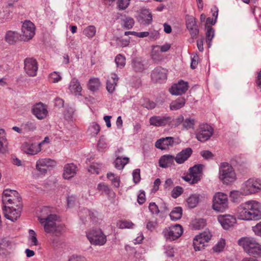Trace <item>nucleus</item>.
I'll return each instance as SVG.
<instances>
[{
    "mask_svg": "<svg viewBox=\"0 0 261 261\" xmlns=\"http://www.w3.org/2000/svg\"><path fill=\"white\" fill-rule=\"evenodd\" d=\"M11 242L6 239H2L0 242V255L6 256L10 254Z\"/></svg>",
    "mask_w": 261,
    "mask_h": 261,
    "instance_id": "cd10ccee",
    "label": "nucleus"
},
{
    "mask_svg": "<svg viewBox=\"0 0 261 261\" xmlns=\"http://www.w3.org/2000/svg\"><path fill=\"white\" fill-rule=\"evenodd\" d=\"M219 174L220 179L224 184H228L236 179V175L232 167L227 163L221 164Z\"/></svg>",
    "mask_w": 261,
    "mask_h": 261,
    "instance_id": "20e7f679",
    "label": "nucleus"
},
{
    "mask_svg": "<svg viewBox=\"0 0 261 261\" xmlns=\"http://www.w3.org/2000/svg\"><path fill=\"white\" fill-rule=\"evenodd\" d=\"M241 188L245 196L255 194L261 191V180L249 178L242 184Z\"/></svg>",
    "mask_w": 261,
    "mask_h": 261,
    "instance_id": "39448f33",
    "label": "nucleus"
},
{
    "mask_svg": "<svg viewBox=\"0 0 261 261\" xmlns=\"http://www.w3.org/2000/svg\"><path fill=\"white\" fill-rule=\"evenodd\" d=\"M218 220L225 229H228L232 227L236 223V219L230 215H220Z\"/></svg>",
    "mask_w": 261,
    "mask_h": 261,
    "instance_id": "412c9836",
    "label": "nucleus"
},
{
    "mask_svg": "<svg viewBox=\"0 0 261 261\" xmlns=\"http://www.w3.org/2000/svg\"><path fill=\"white\" fill-rule=\"evenodd\" d=\"M32 111L33 114L39 120L44 119L48 114L46 106L42 102H39L34 105Z\"/></svg>",
    "mask_w": 261,
    "mask_h": 261,
    "instance_id": "6ab92c4d",
    "label": "nucleus"
},
{
    "mask_svg": "<svg viewBox=\"0 0 261 261\" xmlns=\"http://www.w3.org/2000/svg\"><path fill=\"white\" fill-rule=\"evenodd\" d=\"M183 233V229L179 224H175L165 228L163 231L164 237L170 241H174L179 238Z\"/></svg>",
    "mask_w": 261,
    "mask_h": 261,
    "instance_id": "ddd939ff",
    "label": "nucleus"
},
{
    "mask_svg": "<svg viewBox=\"0 0 261 261\" xmlns=\"http://www.w3.org/2000/svg\"><path fill=\"white\" fill-rule=\"evenodd\" d=\"M201 155L205 160L212 159L214 155L213 154L208 150H203L200 152Z\"/></svg>",
    "mask_w": 261,
    "mask_h": 261,
    "instance_id": "338daca9",
    "label": "nucleus"
},
{
    "mask_svg": "<svg viewBox=\"0 0 261 261\" xmlns=\"http://www.w3.org/2000/svg\"><path fill=\"white\" fill-rule=\"evenodd\" d=\"M186 19L187 28L189 30L192 37L193 38L196 37L199 33V30L195 18L192 16L187 15Z\"/></svg>",
    "mask_w": 261,
    "mask_h": 261,
    "instance_id": "4be33fe9",
    "label": "nucleus"
},
{
    "mask_svg": "<svg viewBox=\"0 0 261 261\" xmlns=\"http://www.w3.org/2000/svg\"><path fill=\"white\" fill-rule=\"evenodd\" d=\"M188 88V83L180 80L177 83L172 85L169 89V92L172 95H180L186 93Z\"/></svg>",
    "mask_w": 261,
    "mask_h": 261,
    "instance_id": "f3484780",
    "label": "nucleus"
},
{
    "mask_svg": "<svg viewBox=\"0 0 261 261\" xmlns=\"http://www.w3.org/2000/svg\"><path fill=\"white\" fill-rule=\"evenodd\" d=\"M4 206L3 211L5 217L12 221H16L20 216L21 206Z\"/></svg>",
    "mask_w": 261,
    "mask_h": 261,
    "instance_id": "dca6fc26",
    "label": "nucleus"
},
{
    "mask_svg": "<svg viewBox=\"0 0 261 261\" xmlns=\"http://www.w3.org/2000/svg\"><path fill=\"white\" fill-rule=\"evenodd\" d=\"M49 80L51 82L55 83L60 81L61 79V77L60 75L56 71L53 72V73L49 74Z\"/></svg>",
    "mask_w": 261,
    "mask_h": 261,
    "instance_id": "5fc2aeb1",
    "label": "nucleus"
},
{
    "mask_svg": "<svg viewBox=\"0 0 261 261\" xmlns=\"http://www.w3.org/2000/svg\"><path fill=\"white\" fill-rule=\"evenodd\" d=\"M67 261H87L85 257L77 254H73L68 257Z\"/></svg>",
    "mask_w": 261,
    "mask_h": 261,
    "instance_id": "4d7b16f0",
    "label": "nucleus"
},
{
    "mask_svg": "<svg viewBox=\"0 0 261 261\" xmlns=\"http://www.w3.org/2000/svg\"><path fill=\"white\" fill-rule=\"evenodd\" d=\"M124 27L127 29H130L133 28L134 24V20L131 17H126L123 20Z\"/></svg>",
    "mask_w": 261,
    "mask_h": 261,
    "instance_id": "864d4df0",
    "label": "nucleus"
},
{
    "mask_svg": "<svg viewBox=\"0 0 261 261\" xmlns=\"http://www.w3.org/2000/svg\"><path fill=\"white\" fill-rule=\"evenodd\" d=\"M115 61L117 65H125V58L121 54H119L116 57Z\"/></svg>",
    "mask_w": 261,
    "mask_h": 261,
    "instance_id": "13d9d810",
    "label": "nucleus"
},
{
    "mask_svg": "<svg viewBox=\"0 0 261 261\" xmlns=\"http://www.w3.org/2000/svg\"><path fill=\"white\" fill-rule=\"evenodd\" d=\"M23 129L27 131H33L36 128V124L31 121L27 122L22 125Z\"/></svg>",
    "mask_w": 261,
    "mask_h": 261,
    "instance_id": "09e8293b",
    "label": "nucleus"
},
{
    "mask_svg": "<svg viewBox=\"0 0 261 261\" xmlns=\"http://www.w3.org/2000/svg\"><path fill=\"white\" fill-rule=\"evenodd\" d=\"M35 27L30 20H25L21 27V38L24 41L31 39L35 35Z\"/></svg>",
    "mask_w": 261,
    "mask_h": 261,
    "instance_id": "4468645a",
    "label": "nucleus"
},
{
    "mask_svg": "<svg viewBox=\"0 0 261 261\" xmlns=\"http://www.w3.org/2000/svg\"><path fill=\"white\" fill-rule=\"evenodd\" d=\"M108 145L105 139L103 137H101L97 144V148L99 150L103 151L107 148Z\"/></svg>",
    "mask_w": 261,
    "mask_h": 261,
    "instance_id": "6e6d98bb",
    "label": "nucleus"
},
{
    "mask_svg": "<svg viewBox=\"0 0 261 261\" xmlns=\"http://www.w3.org/2000/svg\"><path fill=\"white\" fill-rule=\"evenodd\" d=\"M237 216L243 220H257L261 219V206L259 202L249 200L241 204L237 208Z\"/></svg>",
    "mask_w": 261,
    "mask_h": 261,
    "instance_id": "f03ea898",
    "label": "nucleus"
},
{
    "mask_svg": "<svg viewBox=\"0 0 261 261\" xmlns=\"http://www.w3.org/2000/svg\"><path fill=\"white\" fill-rule=\"evenodd\" d=\"M172 122V118L170 116H154L149 119L150 125L155 126H163L166 125H170Z\"/></svg>",
    "mask_w": 261,
    "mask_h": 261,
    "instance_id": "aec40b11",
    "label": "nucleus"
},
{
    "mask_svg": "<svg viewBox=\"0 0 261 261\" xmlns=\"http://www.w3.org/2000/svg\"><path fill=\"white\" fill-rule=\"evenodd\" d=\"M42 217H39V222L43 225L44 231L47 233L58 237L65 231L64 226L60 223L59 217L51 214L49 207H45L41 211Z\"/></svg>",
    "mask_w": 261,
    "mask_h": 261,
    "instance_id": "f257e3e1",
    "label": "nucleus"
},
{
    "mask_svg": "<svg viewBox=\"0 0 261 261\" xmlns=\"http://www.w3.org/2000/svg\"><path fill=\"white\" fill-rule=\"evenodd\" d=\"M24 69L29 76H34L36 75L38 66H24Z\"/></svg>",
    "mask_w": 261,
    "mask_h": 261,
    "instance_id": "de8ad7c7",
    "label": "nucleus"
},
{
    "mask_svg": "<svg viewBox=\"0 0 261 261\" xmlns=\"http://www.w3.org/2000/svg\"><path fill=\"white\" fill-rule=\"evenodd\" d=\"M7 145L6 133L4 129L0 128V152H3L4 146Z\"/></svg>",
    "mask_w": 261,
    "mask_h": 261,
    "instance_id": "37998d69",
    "label": "nucleus"
},
{
    "mask_svg": "<svg viewBox=\"0 0 261 261\" xmlns=\"http://www.w3.org/2000/svg\"><path fill=\"white\" fill-rule=\"evenodd\" d=\"M130 0H118L117 7L120 10H125L129 4Z\"/></svg>",
    "mask_w": 261,
    "mask_h": 261,
    "instance_id": "3c124183",
    "label": "nucleus"
},
{
    "mask_svg": "<svg viewBox=\"0 0 261 261\" xmlns=\"http://www.w3.org/2000/svg\"><path fill=\"white\" fill-rule=\"evenodd\" d=\"M117 226L120 229L133 228L134 224L130 220H122L117 223Z\"/></svg>",
    "mask_w": 261,
    "mask_h": 261,
    "instance_id": "79ce46f5",
    "label": "nucleus"
},
{
    "mask_svg": "<svg viewBox=\"0 0 261 261\" xmlns=\"http://www.w3.org/2000/svg\"><path fill=\"white\" fill-rule=\"evenodd\" d=\"M97 190L100 192H104L109 197L115 196V193L110 188L109 186L105 183H100L97 186Z\"/></svg>",
    "mask_w": 261,
    "mask_h": 261,
    "instance_id": "473e14b6",
    "label": "nucleus"
},
{
    "mask_svg": "<svg viewBox=\"0 0 261 261\" xmlns=\"http://www.w3.org/2000/svg\"><path fill=\"white\" fill-rule=\"evenodd\" d=\"M228 207V199L227 195L218 192L213 197V209L219 212L225 211Z\"/></svg>",
    "mask_w": 261,
    "mask_h": 261,
    "instance_id": "9d476101",
    "label": "nucleus"
},
{
    "mask_svg": "<svg viewBox=\"0 0 261 261\" xmlns=\"http://www.w3.org/2000/svg\"><path fill=\"white\" fill-rule=\"evenodd\" d=\"M186 103V100L184 97H179L175 100L171 102L170 105L171 110H177L182 108Z\"/></svg>",
    "mask_w": 261,
    "mask_h": 261,
    "instance_id": "2f4dec72",
    "label": "nucleus"
},
{
    "mask_svg": "<svg viewBox=\"0 0 261 261\" xmlns=\"http://www.w3.org/2000/svg\"><path fill=\"white\" fill-rule=\"evenodd\" d=\"M69 89L70 92L74 95H81L82 87L77 80L75 79L72 80L70 83Z\"/></svg>",
    "mask_w": 261,
    "mask_h": 261,
    "instance_id": "c85d7f7f",
    "label": "nucleus"
},
{
    "mask_svg": "<svg viewBox=\"0 0 261 261\" xmlns=\"http://www.w3.org/2000/svg\"><path fill=\"white\" fill-rule=\"evenodd\" d=\"M214 133L213 128L207 124L199 125L196 130V139L200 142H205L210 139Z\"/></svg>",
    "mask_w": 261,
    "mask_h": 261,
    "instance_id": "9b49d317",
    "label": "nucleus"
},
{
    "mask_svg": "<svg viewBox=\"0 0 261 261\" xmlns=\"http://www.w3.org/2000/svg\"><path fill=\"white\" fill-rule=\"evenodd\" d=\"M239 244L242 246L245 252L254 256H261V245L253 239L242 238L239 241Z\"/></svg>",
    "mask_w": 261,
    "mask_h": 261,
    "instance_id": "7ed1b4c3",
    "label": "nucleus"
},
{
    "mask_svg": "<svg viewBox=\"0 0 261 261\" xmlns=\"http://www.w3.org/2000/svg\"><path fill=\"white\" fill-rule=\"evenodd\" d=\"M96 29L94 25H89L83 30V34L88 38H93L96 34Z\"/></svg>",
    "mask_w": 261,
    "mask_h": 261,
    "instance_id": "58836bf2",
    "label": "nucleus"
},
{
    "mask_svg": "<svg viewBox=\"0 0 261 261\" xmlns=\"http://www.w3.org/2000/svg\"><path fill=\"white\" fill-rule=\"evenodd\" d=\"M107 178L111 180L112 184L116 188H118L120 186V179L118 176L112 173L109 172L107 175Z\"/></svg>",
    "mask_w": 261,
    "mask_h": 261,
    "instance_id": "4c0bfd02",
    "label": "nucleus"
},
{
    "mask_svg": "<svg viewBox=\"0 0 261 261\" xmlns=\"http://www.w3.org/2000/svg\"><path fill=\"white\" fill-rule=\"evenodd\" d=\"M2 201L4 204H14L16 206H22L21 198L15 190L6 189L4 191Z\"/></svg>",
    "mask_w": 261,
    "mask_h": 261,
    "instance_id": "1a4fd4ad",
    "label": "nucleus"
},
{
    "mask_svg": "<svg viewBox=\"0 0 261 261\" xmlns=\"http://www.w3.org/2000/svg\"><path fill=\"white\" fill-rule=\"evenodd\" d=\"M225 241L221 240L220 242L214 247L213 249L215 252H220L223 250L225 246Z\"/></svg>",
    "mask_w": 261,
    "mask_h": 261,
    "instance_id": "e2e57ef3",
    "label": "nucleus"
},
{
    "mask_svg": "<svg viewBox=\"0 0 261 261\" xmlns=\"http://www.w3.org/2000/svg\"><path fill=\"white\" fill-rule=\"evenodd\" d=\"M214 37V30L211 26H206V39L208 47L210 46V42Z\"/></svg>",
    "mask_w": 261,
    "mask_h": 261,
    "instance_id": "c03bdc74",
    "label": "nucleus"
},
{
    "mask_svg": "<svg viewBox=\"0 0 261 261\" xmlns=\"http://www.w3.org/2000/svg\"><path fill=\"white\" fill-rule=\"evenodd\" d=\"M205 221L203 219H196L193 221V227L195 229H200L205 225Z\"/></svg>",
    "mask_w": 261,
    "mask_h": 261,
    "instance_id": "a18cd8bd",
    "label": "nucleus"
},
{
    "mask_svg": "<svg viewBox=\"0 0 261 261\" xmlns=\"http://www.w3.org/2000/svg\"><path fill=\"white\" fill-rule=\"evenodd\" d=\"M56 165L55 161L50 159H41L38 160L36 162V169L42 174H44L46 172V168L55 167Z\"/></svg>",
    "mask_w": 261,
    "mask_h": 261,
    "instance_id": "a211bd4d",
    "label": "nucleus"
},
{
    "mask_svg": "<svg viewBox=\"0 0 261 261\" xmlns=\"http://www.w3.org/2000/svg\"><path fill=\"white\" fill-rule=\"evenodd\" d=\"M29 240L32 245L37 246L38 245V241L37 239L35 232L33 230L30 229L29 230Z\"/></svg>",
    "mask_w": 261,
    "mask_h": 261,
    "instance_id": "603ef678",
    "label": "nucleus"
},
{
    "mask_svg": "<svg viewBox=\"0 0 261 261\" xmlns=\"http://www.w3.org/2000/svg\"><path fill=\"white\" fill-rule=\"evenodd\" d=\"M128 160L129 159L128 158L121 159V158L118 157L114 162L115 166L118 169H121L128 163Z\"/></svg>",
    "mask_w": 261,
    "mask_h": 261,
    "instance_id": "ea45409f",
    "label": "nucleus"
},
{
    "mask_svg": "<svg viewBox=\"0 0 261 261\" xmlns=\"http://www.w3.org/2000/svg\"><path fill=\"white\" fill-rule=\"evenodd\" d=\"M200 196L194 194L190 195L187 199V205L190 208L195 207L199 202Z\"/></svg>",
    "mask_w": 261,
    "mask_h": 261,
    "instance_id": "7c9ffc66",
    "label": "nucleus"
},
{
    "mask_svg": "<svg viewBox=\"0 0 261 261\" xmlns=\"http://www.w3.org/2000/svg\"><path fill=\"white\" fill-rule=\"evenodd\" d=\"M242 189L241 187L240 190L232 191L230 193V198L234 202H238L241 201L242 197L245 196L242 192Z\"/></svg>",
    "mask_w": 261,
    "mask_h": 261,
    "instance_id": "f704fd0d",
    "label": "nucleus"
},
{
    "mask_svg": "<svg viewBox=\"0 0 261 261\" xmlns=\"http://www.w3.org/2000/svg\"><path fill=\"white\" fill-rule=\"evenodd\" d=\"M183 189L181 187L176 186L171 192V196L174 198L179 197L183 193Z\"/></svg>",
    "mask_w": 261,
    "mask_h": 261,
    "instance_id": "8fccbe9b",
    "label": "nucleus"
},
{
    "mask_svg": "<svg viewBox=\"0 0 261 261\" xmlns=\"http://www.w3.org/2000/svg\"><path fill=\"white\" fill-rule=\"evenodd\" d=\"M148 208L152 214H158L160 212L158 206L154 202L150 203Z\"/></svg>",
    "mask_w": 261,
    "mask_h": 261,
    "instance_id": "bf43d9fd",
    "label": "nucleus"
},
{
    "mask_svg": "<svg viewBox=\"0 0 261 261\" xmlns=\"http://www.w3.org/2000/svg\"><path fill=\"white\" fill-rule=\"evenodd\" d=\"M86 236L93 245L102 246L107 242V237L100 229H92L86 232Z\"/></svg>",
    "mask_w": 261,
    "mask_h": 261,
    "instance_id": "423d86ee",
    "label": "nucleus"
},
{
    "mask_svg": "<svg viewBox=\"0 0 261 261\" xmlns=\"http://www.w3.org/2000/svg\"><path fill=\"white\" fill-rule=\"evenodd\" d=\"M146 201L145 193L144 191H140L138 195L137 201L140 204H143Z\"/></svg>",
    "mask_w": 261,
    "mask_h": 261,
    "instance_id": "69168bd1",
    "label": "nucleus"
},
{
    "mask_svg": "<svg viewBox=\"0 0 261 261\" xmlns=\"http://www.w3.org/2000/svg\"><path fill=\"white\" fill-rule=\"evenodd\" d=\"M212 235L209 231H205L197 235L193 240V246L195 251H200L204 248L205 244L211 239Z\"/></svg>",
    "mask_w": 261,
    "mask_h": 261,
    "instance_id": "f8f14e48",
    "label": "nucleus"
},
{
    "mask_svg": "<svg viewBox=\"0 0 261 261\" xmlns=\"http://www.w3.org/2000/svg\"><path fill=\"white\" fill-rule=\"evenodd\" d=\"M49 143L48 137H45L44 140L37 144L31 142H26L22 144V149L25 153L31 155H35L39 153L42 147L45 144Z\"/></svg>",
    "mask_w": 261,
    "mask_h": 261,
    "instance_id": "6e6552de",
    "label": "nucleus"
},
{
    "mask_svg": "<svg viewBox=\"0 0 261 261\" xmlns=\"http://www.w3.org/2000/svg\"><path fill=\"white\" fill-rule=\"evenodd\" d=\"M76 173V167L73 164H67L64 168L63 177L69 179L73 177Z\"/></svg>",
    "mask_w": 261,
    "mask_h": 261,
    "instance_id": "bb28decb",
    "label": "nucleus"
},
{
    "mask_svg": "<svg viewBox=\"0 0 261 261\" xmlns=\"http://www.w3.org/2000/svg\"><path fill=\"white\" fill-rule=\"evenodd\" d=\"M119 78L117 75L112 73L107 77L106 88L110 93H112L115 90Z\"/></svg>",
    "mask_w": 261,
    "mask_h": 261,
    "instance_id": "393cba45",
    "label": "nucleus"
},
{
    "mask_svg": "<svg viewBox=\"0 0 261 261\" xmlns=\"http://www.w3.org/2000/svg\"><path fill=\"white\" fill-rule=\"evenodd\" d=\"M100 87V83L98 78H93L90 79L88 83L89 89L92 91L98 90Z\"/></svg>",
    "mask_w": 261,
    "mask_h": 261,
    "instance_id": "c9c22d12",
    "label": "nucleus"
},
{
    "mask_svg": "<svg viewBox=\"0 0 261 261\" xmlns=\"http://www.w3.org/2000/svg\"><path fill=\"white\" fill-rule=\"evenodd\" d=\"M19 37V34L15 31H8L5 35V41L10 44L15 43Z\"/></svg>",
    "mask_w": 261,
    "mask_h": 261,
    "instance_id": "c756f323",
    "label": "nucleus"
},
{
    "mask_svg": "<svg viewBox=\"0 0 261 261\" xmlns=\"http://www.w3.org/2000/svg\"><path fill=\"white\" fill-rule=\"evenodd\" d=\"M158 225L156 221H148L146 224V228L152 231L155 229Z\"/></svg>",
    "mask_w": 261,
    "mask_h": 261,
    "instance_id": "0e129e2a",
    "label": "nucleus"
},
{
    "mask_svg": "<svg viewBox=\"0 0 261 261\" xmlns=\"http://www.w3.org/2000/svg\"><path fill=\"white\" fill-rule=\"evenodd\" d=\"M167 70L162 66H156L152 71L151 77L154 83H162L167 79Z\"/></svg>",
    "mask_w": 261,
    "mask_h": 261,
    "instance_id": "2eb2a0df",
    "label": "nucleus"
},
{
    "mask_svg": "<svg viewBox=\"0 0 261 261\" xmlns=\"http://www.w3.org/2000/svg\"><path fill=\"white\" fill-rule=\"evenodd\" d=\"M100 130L99 125L97 122H92L88 127L87 133L92 137H95L99 133Z\"/></svg>",
    "mask_w": 261,
    "mask_h": 261,
    "instance_id": "72a5a7b5",
    "label": "nucleus"
},
{
    "mask_svg": "<svg viewBox=\"0 0 261 261\" xmlns=\"http://www.w3.org/2000/svg\"><path fill=\"white\" fill-rule=\"evenodd\" d=\"M133 180L135 184L138 183L141 179L140 170L139 169H135L133 173Z\"/></svg>",
    "mask_w": 261,
    "mask_h": 261,
    "instance_id": "052dcab7",
    "label": "nucleus"
},
{
    "mask_svg": "<svg viewBox=\"0 0 261 261\" xmlns=\"http://www.w3.org/2000/svg\"><path fill=\"white\" fill-rule=\"evenodd\" d=\"M184 120V117L182 115L179 116L177 118H176L175 119H172V122H171V123H172V124H171L172 126L176 127V126L179 125L181 123H183Z\"/></svg>",
    "mask_w": 261,
    "mask_h": 261,
    "instance_id": "680f3d73",
    "label": "nucleus"
},
{
    "mask_svg": "<svg viewBox=\"0 0 261 261\" xmlns=\"http://www.w3.org/2000/svg\"><path fill=\"white\" fill-rule=\"evenodd\" d=\"M204 167L202 164H197L190 167L189 169V173L183 176L182 179L191 184L197 183L201 179Z\"/></svg>",
    "mask_w": 261,
    "mask_h": 261,
    "instance_id": "0eeeda50",
    "label": "nucleus"
},
{
    "mask_svg": "<svg viewBox=\"0 0 261 261\" xmlns=\"http://www.w3.org/2000/svg\"><path fill=\"white\" fill-rule=\"evenodd\" d=\"M24 65H37V62L34 58H28L24 61Z\"/></svg>",
    "mask_w": 261,
    "mask_h": 261,
    "instance_id": "774afa93",
    "label": "nucleus"
},
{
    "mask_svg": "<svg viewBox=\"0 0 261 261\" xmlns=\"http://www.w3.org/2000/svg\"><path fill=\"white\" fill-rule=\"evenodd\" d=\"M175 158L174 155L171 154H165L162 155L159 161V166L163 168H167L174 165Z\"/></svg>",
    "mask_w": 261,
    "mask_h": 261,
    "instance_id": "a878e982",
    "label": "nucleus"
},
{
    "mask_svg": "<svg viewBox=\"0 0 261 261\" xmlns=\"http://www.w3.org/2000/svg\"><path fill=\"white\" fill-rule=\"evenodd\" d=\"M171 47V45L169 43H166L162 46L156 45L154 46L152 52V56L154 58V53L156 52H158L159 51L161 52H166L168 51Z\"/></svg>",
    "mask_w": 261,
    "mask_h": 261,
    "instance_id": "a19ab883",
    "label": "nucleus"
},
{
    "mask_svg": "<svg viewBox=\"0 0 261 261\" xmlns=\"http://www.w3.org/2000/svg\"><path fill=\"white\" fill-rule=\"evenodd\" d=\"M195 125V119L192 118H186L184 120L183 127L186 129L193 128Z\"/></svg>",
    "mask_w": 261,
    "mask_h": 261,
    "instance_id": "49530a36",
    "label": "nucleus"
},
{
    "mask_svg": "<svg viewBox=\"0 0 261 261\" xmlns=\"http://www.w3.org/2000/svg\"><path fill=\"white\" fill-rule=\"evenodd\" d=\"M182 208L180 207L174 208L170 213V217L172 220L176 221L181 218L182 216Z\"/></svg>",
    "mask_w": 261,
    "mask_h": 261,
    "instance_id": "e433bc0d",
    "label": "nucleus"
},
{
    "mask_svg": "<svg viewBox=\"0 0 261 261\" xmlns=\"http://www.w3.org/2000/svg\"><path fill=\"white\" fill-rule=\"evenodd\" d=\"M174 142V139L173 137L162 138L156 141L155 146L161 150H165L169 146H173Z\"/></svg>",
    "mask_w": 261,
    "mask_h": 261,
    "instance_id": "5701e85b",
    "label": "nucleus"
},
{
    "mask_svg": "<svg viewBox=\"0 0 261 261\" xmlns=\"http://www.w3.org/2000/svg\"><path fill=\"white\" fill-rule=\"evenodd\" d=\"M192 152V149L190 147L182 149L174 156L175 161L178 164L184 163L191 155Z\"/></svg>",
    "mask_w": 261,
    "mask_h": 261,
    "instance_id": "b1692460",
    "label": "nucleus"
}]
</instances>
